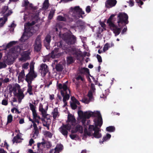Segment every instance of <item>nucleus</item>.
Instances as JSON below:
<instances>
[{"label": "nucleus", "instance_id": "55", "mask_svg": "<svg viewBox=\"0 0 153 153\" xmlns=\"http://www.w3.org/2000/svg\"><path fill=\"white\" fill-rule=\"evenodd\" d=\"M1 104L4 105H7L8 104L7 101L6 100H2Z\"/></svg>", "mask_w": 153, "mask_h": 153}, {"label": "nucleus", "instance_id": "41", "mask_svg": "<svg viewBox=\"0 0 153 153\" xmlns=\"http://www.w3.org/2000/svg\"><path fill=\"white\" fill-rule=\"evenodd\" d=\"M74 62V59L72 57L69 56L67 58V62L68 64H71L73 63Z\"/></svg>", "mask_w": 153, "mask_h": 153}, {"label": "nucleus", "instance_id": "64", "mask_svg": "<svg viewBox=\"0 0 153 153\" xmlns=\"http://www.w3.org/2000/svg\"><path fill=\"white\" fill-rule=\"evenodd\" d=\"M33 127L34 130L38 129L36 124L34 123H33Z\"/></svg>", "mask_w": 153, "mask_h": 153}, {"label": "nucleus", "instance_id": "9", "mask_svg": "<svg viewBox=\"0 0 153 153\" xmlns=\"http://www.w3.org/2000/svg\"><path fill=\"white\" fill-rule=\"evenodd\" d=\"M48 108V106L47 105L45 108L43 107V105L40 104L39 107V111L41 113L42 117L45 118L50 117L49 115L47 114V111Z\"/></svg>", "mask_w": 153, "mask_h": 153}, {"label": "nucleus", "instance_id": "63", "mask_svg": "<svg viewBox=\"0 0 153 153\" xmlns=\"http://www.w3.org/2000/svg\"><path fill=\"white\" fill-rule=\"evenodd\" d=\"M24 123V120L23 119H20L19 121V123L20 124H22Z\"/></svg>", "mask_w": 153, "mask_h": 153}, {"label": "nucleus", "instance_id": "40", "mask_svg": "<svg viewBox=\"0 0 153 153\" xmlns=\"http://www.w3.org/2000/svg\"><path fill=\"white\" fill-rule=\"evenodd\" d=\"M13 120V117L12 115L9 114L7 116V124H8L11 123Z\"/></svg>", "mask_w": 153, "mask_h": 153}, {"label": "nucleus", "instance_id": "47", "mask_svg": "<svg viewBox=\"0 0 153 153\" xmlns=\"http://www.w3.org/2000/svg\"><path fill=\"white\" fill-rule=\"evenodd\" d=\"M81 80L82 82H84L85 81V78L84 76L80 75H78L77 76V81Z\"/></svg>", "mask_w": 153, "mask_h": 153}, {"label": "nucleus", "instance_id": "49", "mask_svg": "<svg viewBox=\"0 0 153 153\" xmlns=\"http://www.w3.org/2000/svg\"><path fill=\"white\" fill-rule=\"evenodd\" d=\"M45 134L46 137L49 138L51 137L52 136V134L50 132L48 131H46L45 132Z\"/></svg>", "mask_w": 153, "mask_h": 153}, {"label": "nucleus", "instance_id": "45", "mask_svg": "<svg viewBox=\"0 0 153 153\" xmlns=\"http://www.w3.org/2000/svg\"><path fill=\"white\" fill-rule=\"evenodd\" d=\"M38 148L40 149H41L42 148H43L45 146V143L43 142L41 143H39L37 144Z\"/></svg>", "mask_w": 153, "mask_h": 153}, {"label": "nucleus", "instance_id": "53", "mask_svg": "<svg viewBox=\"0 0 153 153\" xmlns=\"http://www.w3.org/2000/svg\"><path fill=\"white\" fill-rule=\"evenodd\" d=\"M97 58L98 59V61L99 62H102V58H101V56L100 55H99V54H97Z\"/></svg>", "mask_w": 153, "mask_h": 153}, {"label": "nucleus", "instance_id": "36", "mask_svg": "<svg viewBox=\"0 0 153 153\" xmlns=\"http://www.w3.org/2000/svg\"><path fill=\"white\" fill-rule=\"evenodd\" d=\"M55 10H56L54 8H53L51 9L48 15V18L50 19H52L53 17Z\"/></svg>", "mask_w": 153, "mask_h": 153}, {"label": "nucleus", "instance_id": "37", "mask_svg": "<svg viewBox=\"0 0 153 153\" xmlns=\"http://www.w3.org/2000/svg\"><path fill=\"white\" fill-rule=\"evenodd\" d=\"M25 76V72L24 70H22L19 74L18 78L19 79L21 80L23 79Z\"/></svg>", "mask_w": 153, "mask_h": 153}, {"label": "nucleus", "instance_id": "14", "mask_svg": "<svg viewBox=\"0 0 153 153\" xmlns=\"http://www.w3.org/2000/svg\"><path fill=\"white\" fill-rule=\"evenodd\" d=\"M110 29L113 31L115 36L119 35L121 32L122 27H118V26L115 24L109 26Z\"/></svg>", "mask_w": 153, "mask_h": 153}, {"label": "nucleus", "instance_id": "24", "mask_svg": "<svg viewBox=\"0 0 153 153\" xmlns=\"http://www.w3.org/2000/svg\"><path fill=\"white\" fill-rule=\"evenodd\" d=\"M30 52L29 51H25L23 52L22 54L21 60L24 61H26L29 59V55Z\"/></svg>", "mask_w": 153, "mask_h": 153}, {"label": "nucleus", "instance_id": "22", "mask_svg": "<svg viewBox=\"0 0 153 153\" xmlns=\"http://www.w3.org/2000/svg\"><path fill=\"white\" fill-rule=\"evenodd\" d=\"M70 105L73 109H75L76 108V100L74 96H72L71 98L70 101Z\"/></svg>", "mask_w": 153, "mask_h": 153}, {"label": "nucleus", "instance_id": "28", "mask_svg": "<svg viewBox=\"0 0 153 153\" xmlns=\"http://www.w3.org/2000/svg\"><path fill=\"white\" fill-rule=\"evenodd\" d=\"M116 15L115 14H112L109 18L107 21V23L108 24L109 26L115 24L113 22L112 20L113 18Z\"/></svg>", "mask_w": 153, "mask_h": 153}, {"label": "nucleus", "instance_id": "62", "mask_svg": "<svg viewBox=\"0 0 153 153\" xmlns=\"http://www.w3.org/2000/svg\"><path fill=\"white\" fill-rule=\"evenodd\" d=\"M34 130V134L37 136L39 134V131L38 129H35Z\"/></svg>", "mask_w": 153, "mask_h": 153}, {"label": "nucleus", "instance_id": "10", "mask_svg": "<svg viewBox=\"0 0 153 153\" xmlns=\"http://www.w3.org/2000/svg\"><path fill=\"white\" fill-rule=\"evenodd\" d=\"M61 36L67 43L69 44H73L74 43V39L73 37H71L68 33H65L62 35V36L59 34Z\"/></svg>", "mask_w": 153, "mask_h": 153}, {"label": "nucleus", "instance_id": "26", "mask_svg": "<svg viewBox=\"0 0 153 153\" xmlns=\"http://www.w3.org/2000/svg\"><path fill=\"white\" fill-rule=\"evenodd\" d=\"M1 12L3 14H4L5 16H7L10 15L12 12L11 11L9 10L8 9V7L7 6H4L2 8Z\"/></svg>", "mask_w": 153, "mask_h": 153}, {"label": "nucleus", "instance_id": "31", "mask_svg": "<svg viewBox=\"0 0 153 153\" xmlns=\"http://www.w3.org/2000/svg\"><path fill=\"white\" fill-rule=\"evenodd\" d=\"M70 14L72 16L75 18L76 14V7L75 6L74 8H71L70 10Z\"/></svg>", "mask_w": 153, "mask_h": 153}, {"label": "nucleus", "instance_id": "35", "mask_svg": "<svg viewBox=\"0 0 153 153\" xmlns=\"http://www.w3.org/2000/svg\"><path fill=\"white\" fill-rule=\"evenodd\" d=\"M49 4L48 0H45L43 3V8L45 10L47 9L49 7Z\"/></svg>", "mask_w": 153, "mask_h": 153}, {"label": "nucleus", "instance_id": "33", "mask_svg": "<svg viewBox=\"0 0 153 153\" xmlns=\"http://www.w3.org/2000/svg\"><path fill=\"white\" fill-rule=\"evenodd\" d=\"M7 16H4L2 18L0 19V27H2L7 21Z\"/></svg>", "mask_w": 153, "mask_h": 153}, {"label": "nucleus", "instance_id": "61", "mask_svg": "<svg viewBox=\"0 0 153 153\" xmlns=\"http://www.w3.org/2000/svg\"><path fill=\"white\" fill-rule=\"evenodd\" d=\"M127 30V28L126 27H125L122 30V32H121V34H123L124 33L126 32Z\"/></svg>", "mask_w": 153, "mask_h": 153}, {"label": "nucleus", "instance_id": "27", "mask_svg": "<svg viewBox=\"0 0 153 153\" xmlns=\"http://www.w3.org/2000/svg\"><path fill=\"white\" fill-rule=\"evenodd\" d=\"M51 36L50 35H47L45 38L44 40V43L45 46L47 49H48L49 46L51 41Z\"/></svg>", "mask_w": 153, "mask_h": 153}, {"label": "nucleus", "instance_id": "32", "mask_svg": "<svg viewBox=\"0 0 153 153\" xmlns=\"http://www.w3.org/2000/svg\"><path fill=\"white\" fill-rule=\"evenodd\" d=\"M21 141V137L20 136L19 134L17 135L16 136L14 137L13 140V143L16 142V143H19Z\"/></svg>", "mask_w": 153, "mask_h": 153}, {"label": "nucleus", "instance_id": "52", "mask_svg": "<svg viewBox=\"0 0 153 153\" xmlns=\"http://www.w3.org/2000/svg\"><path fill=\"white\" fill-rule=\"evenodd\" d=\"M88 96L90 99H91L93 97V94L91 91H89L88 94Z\"/></svg>", "mask_w": 153, "mask_h": 153}, {"label": "nucleus", "instance_id": "17", "mask_svg": "<svg viewBox=\"0 0 153 153\" xmlns=\"http://www.w3.org/2000/svg\"><path fill=\"white\" fill-rule=\"evenodd\" d=\"M59 53L57 52V50H54L51 52V54H49L45 57V59L46 61H48L51 58H54L58 57V54Z\"/></svg>", "mask_w": 153, "mask_h": 153}, {"label": "nucleus", "instance_id": "20", "mask_svg": "<svg viewBox=\"0 0 153 153\" xmlns=\"http://www.w3.org/2000/svg\"><path fill=\"white\" fill-rule=\"evenodd\" d=\"M117 1L116 0H107L105 3V5L106 7L110 8L114 6Z\"/></svg>", "mask_w": 153, "mask_h": 153}, {"label": "nucleus", "instance_id": "2", "mask_svg": "<svg viewBox=\"0 0 153 153\" xmlns=\"http://www.w3.org/2000/svg\"><path fill=\"white\" fill-rule=\"evenodd\" d=\"M67 82L68 81L63 84H59L57 85L58 88L62 90L61 92L63 97V101L64 103V106L67 105L66 101L69 99V94H70V91L68 87Z\"/></svg>", "mask_w": 153, "mask_h": 153}, {"label": "nucleus", "instance_id": "18", "mask_svg": "<svg viewBox=\"0 0 153 153\" xmlns=\"http://www.w3.org/2000/svg\"><path fill=\"white\" fill-rule=\"evenodd\" d=\"M22 6L25 7L26 10H33L34 9L33 5L29 3L27 0H24L22 3Z\"/></svg>", "mask_w": 153, "mask_h": 153}, {"label": "nucleus", "instance_id": "42", "mask_svg": "<svg viewBox=\"0 0 153 153\" xmlns=\"http://www.w3.org/2000/svg\"><path fill=\"white\" fill-rule=\"evenodd\" d=\"M16 42L15 41H12L8 43L6 46L5 49H7L10 47L12 45L15 44Z\"/></svg>", "mask_w": 153, "mask_h": 153}, {"label": "nucleus", "instance_id": "25", "mask_svg": "<svg viewBox=\"0 0 153 153\" xmlns=\"http://www.w3.org/2000/svg\"><path fill=\"white\" fill-rule=\"evenodd\" d=\"M100 131V128L99 127H96V130L93 133H92V136H93L94 137L97 138H99L102 137V134L99 133Z\"/></svg>", "mask_w": 153, "mask_h": 153}, {"label": "nucleus", "instance_id": "51", "mask_svg": "<svg viewBox=\"0 0 153 153\" xmlns=\"http://www.w3.org/2000/svg\"><path fill=\"white\" fill-rule=\"evenodd\" d=\"M29 64L28 63H26L23 64L22 67L23 69H27L28 68V66Z\"/></svg>", "mask_w": 153, "mask_h": 153}, {"label": "nucleus", "instance_id": "23", "mask_svg": "<svg viewBox=\"0 0 153 153\" xmlns=\"http://www.w3.org/2000/svg\"><path fill=\"white\" fill-rule=\"evenodd\" d=\"M51 114L54 120H55L58 118L59 116V113L58 108H55L52 112Z\"/></svg>", "mask_w": 153, "mask_h": 153}, {"label": "nucleus", "instance_id": "43", "mask_svg": "<svg viewBox=\"0 0 153 153\" xmlns=\"http://www.w3.org/2000/svg\"><path fill=\"white\" fill-rule=\"evenodd\" d=\"M56 70L58 71H61L63 69V68L61 65L58 64L56 67Z\"/></svg>", "mask_w": 153, "mask_h": 153}, {"label": "nucleus", "instance_id": "60", "mask_svg": "<svg viewBox=\"0 0 153 153\" xmlns=\"http://www.w3.org/2000/svg\"><path fill=\"white\" fill-rule=\"evenodd\" d=\"M34 141L33 140V139H31L29 141V145L31 146L34 143Z\"/></svg>", "mask_w": 153, "mask_h": 153}, {"label": "nucleus", "instance_id": "56", "mask_svg": "<svg viewBox=\"0 0 153 153\" xmlns=\"http://www.w3.org/2000/svg\"><path fill=\"white\" fill-rule=\"evenodd\" d=\"M100 24L102 27H103L104 29L106 27V25L103 22H100Z\"/></svg>", "mask_w": 153, "mask_h": 153}, {"label": "nucleus", "instance_id": "5", "mask_svg": "<svg viewBox=\"0 0 153 153\" xmlns=\"http://www.w3.org/2000/svg\"><path fill=\"white\" fill-rule=\"evenodd\" d=\"M83 57L82 53H78L77 51V60L80 61L79 62V66H78L77 71L78 74L81 75H84L85 73L89 74V69L87 68L82 67V65L83 63L82 61L83 59Z\"/></svg>", "mask_w": 153, "mask_h": 153}, {"label": "nucleus", "instance_id": "16", "mask_svg": "<svg viewBox=\"0 0 153 153\" xmlns=\"http://www.w3.org/2000/svg\"><path fill=\"white\" fill-rule=\"evenodd\" d=\"M13 60L11 58H10L8 56L5 57L3 62H0V68H5L6 66L5 63L8 64H11Z\"/></svg>", "mask_w": 153, "mask_h": 153}, {"label": "nucleus", "instance_id": "54", "mask_svg": "<svg viewBox=\"0 0 153 153\" xmlns=\"http://www.w3.org/2000/svg\"><path fill=\"white\" fill-rule=\"evenodd\" d=\"M85 10H86V12L87 13H89L91 12V9L90 8V6H87Z\"/></svg>", "mask_w": 153, "mask_h": 153}, {"label": "nucleus", "instance_id": "12", "mask_svg": "<svg viewBox=\"0 0 153 153\" xmlns=\"http://www.w3.org/2000/svg\"><path fill=\"white\" fill-rule=\"evenodd\" d=\"M86 25L85 22L80 19H77V29L79 32H81L85 29Z\"/></svg>", "mask_w": 153, "mask_h": 153}, {"label": "nucleus", "instance_id": "48", "mask_svg": "<svg viewBox=\"0 0 153 153\" xmlns=\"http://www.w3.org/2000/svg\"><path fill=\"white\" fill-rule=\"evenodd\" d=\"M81 80L82 82H84L85 81V78L84 76L80 75H78L77 76V81Z\"/></svg>", "mask_w": 153, "mask_h": 153}, {"label": "nucleus", "instance_id": "38", "mask_svg": "<svg viewBox=\"0 0 153 153\" xmlns=\"http://www.w3.org/2000/svg\"><path fill=\"white\" fill-rule=\"evenodd\" d=\"M115 127L112 126L108 127L106 128V131L109 132H114L115 130Z\"/></svg>", "mask_w": 153, "mask_h": 153}, {"label": "nucleus", "instance_id": "19", "mask_svg": "<svg viewBox=\"0 0 153 153\" xmlns=\"http://www.w3.org/2000/svg\"><path fill=\"white\" fill-rule=\"evenodd\" d=\"M22 51V49L19 46H16L12 48L10 50V52L14 54V56H17Z\"/></svg>", "mask_w": 153, "mask_h": 153}, {"label": "nucleus", "instance_id": "59", "mask_svg": "<svg viewBox=\"0 0 153 153\" xmlns=\"http://www.w3.org/2000/svg\"><path fill=\"white\" fill-rule=\"evenodd\" d=\"M91 87L92 90L94 91L95 90V87L94 84L93 83H91Z\"/></svg>", "mask_w": 153, "mask_h": 153}, {"label": "nucleus", "instance_id": "6", "mask_svg": "<svg viewBox=\"0 0 153 153\" xmlns=\"http://www.w3.org/2000/svg\"><path fill=\"white\" fill-rule=\"evenodd\" d=\"M128 16L126 13L120 12L118 15L117 23L119 27H123L128 23Z\"/></svg>", "mask_w": 153, "mask_h": 153}, {"label": "nucleus", "instance_id": "11", "mask_svg": "<svg viewBox=\"0 0 153 153\" xmlns=\"http://www.w3.org/2000/svg\"><path fill=\"white\" fill-rule=\"evenodd\" d=\"M71 127L68 125H63L59 128V130L63 135L67 137L68 134L67 131L70 130Z\"/></svg>", "mask_w": 153, "mask_h": 153}, {"label": "nucleus", "instance_id": "7", "mask_svg": "<svg viewBox=\"0 0 153 153\" xmlns=\"http://www.w3.org/2000/svg\"><path fill=\"white\" fill-rule=\"evenodd\" d=\"M68 120L70 122L72 126H74L73 127V129L71 130V133H74L76 131V120L75 117L73 115L71 114H68Z\"/></svg>", "mask_w": 153, "mask_h": 153}, {"label": "nucleus", "instance_id": "30", "mask_svg": "<svg viewBox=\"0 0 153 153\" xmlns=\"http://www.w3.org/2000/svg\"><path fill=\"white\" fill-rule=\"evenodd\" d=\"M46 121L43 123V126L47 127L48 129H49V126L51 123V121L50 117H47Z\"/></svg>", "mask_w": 153, "mask_h": 153}, {"label": "nucleus", "instance_id": "57", "mask_svg": "<svg viewBox=\"0 0 153 153\" xmlns=\"http://www.w3.org/2000/svg\"><path fill=\"white\" fill-rule=\"evenodd\" d=\"M76 131L74 132V133H72V134L71 135H70V137H71V138L72 139H74L76 137V134H73L76 132Z\"/></svg>", "mask_w": 153, "mask_h": 153}, {"label": "nucleus", "instance_id": "8", "mask_svg": "<svg viewBox=\"0 0 153 153\" xmlns=\"http://www.w3.org/2000/svg\"><path fill=\"white\" fill-rule=\"evenodd\" d=\"M17 89L18 90V92H16V89L15 88H13V93L14 95L18 98L19 102L20 103L22 100L24 98L25 95L21 89L18 87L17 88Z\"/></svg>", "mask_w": 153, "mask_h": 153}, {"label": "nucleus", "instance_id": "4", "mask_svg": "<svg viewBox=\"0 0 153 153\" xmlns=\"http://www.w3.org/2000/svg\"><path fill=\"white\" fill-rule=\"evenodd\" d=\"M35 23L34 21H32L31 23L28 22L25 25V31L23 35L20 39L22 42H24L27 40L30 36H32V33L31 30L32 28V25Z\"/></svg>", "mask_w": 153, "mask_h": 153}, {"label": "nucleus", "instance_id": "46", "mask_svg": "<svg viewBox=\"0 0 153 153\" xmlns=\"http://www.w3.org/2000/svg\"><path fill=\"white\" fill-rule=\"evenodd\" d=\"M29 105L30 109L32 111V112L36 111V107L34 105L31 103H29Z\"/></svg>", "mask_w": 153, "mask_h": 153}, {"label": "nucleus", "instance_id": "29", "mask_svg": "<svg viewBox=\"0 0 153 153\" xmlns=\"http://www.w3.org/2000/svg\"><path fill=\"white\" fill-rule=\"evenodd\" d=\"M63 149V146L61 144H57L53 150H55L54 153H59ZM53 150V149H52Z\"/></svg>", "mask_w": 153, "mask_h": 153}, {"label": "nucleus", "instance_id": "39", "mask_svg": "<svg viewBox=\"0 0 153 153\" xmlns=\"http://www.w3.org/2000/svg\"><path fill=\"white\" fill-rule=\"evenodd\" d=\"M33 116V119H36V118H38L39 119H40L41 118L39 116L36 111V110L33 111H32Z\"/></svg>", "mask_w": 153, "mask_h": 153}, {"label": "nucleus", "instance_id": "13", "mask_svg": "<svg viewBox=\"0 0 153 153\" xmlns=\"http://www.w3.org/2000/svg\"><path fill=\"white\" fill-rule=\"evenodd\" d=\"M34 50L36 51H39L42 47L40 38L38 37L36 39L34 45Z\"/></svg>", "mask_w": 153, "mask_h": 153}, {"label": "nucleus", "instance_id": "1", "mask_svg": "<svg viewBox=\"0 0 153 153\" xmlns=\"http://www.w3.org/2000/svg\"><path fill=\"white\" fill-rule=\"evenodd\" d=\"M79 117L84 126V136H91L96 127H100L103 122L99 111L96 112L88 111L84 112L79 110L77 112Z\"/></svg>", "mask_w": 153, "mask_h": 153}, {"label": "nucleus", "instance_id": "58", "mask_svg": "<svg viewBox=\"0 0 153 153\" xmlns=\"http://www.w3.org/2000/svg\"><path fill=\"white\" fill-rule=\"evenodd\" d=\"M127 2L129 3V5L131 7L133 6L134 4V1H133V0H130L129 1V2Z\"/></svg>", "mask_w": 153, "mask_h": 153}, {"label": "nucleus", "instance_id": "34", "mask_svg": "<svg viewBox=\"0 0 153 153\" xmlns=\"http://www.w3.org/2000/svg\"><path fill=\"white\" fill-rule=\"evenodd\" d=\"M111 135L109 134H107L106 136H104L102 138V141H100V143L102 144L104 141H106L107 140L109 139L111 137Z\"/></svg>", "mask_w": 153, "mask_h": 153}, {"label": "nucleus", "instance_id": "21", "mask_svg": "<svg viewBox=\"0 0 153 153\" xmlns=\"http://www.w3.org/2000/svg\"><path fill=\"white\" fill-rule=\"evenodd\" d=\"M85 16L84 11L79 6H77V17L83 19Z\"/></svg>", "mask_w": 153, "mask_h": 153}, {"label": "nucleus", "instance_id": "3", "mask_svg": "<svg viewBox=\"0 0 153 153\" xmlns=\"http://www.w3.org/2000/svg\"><path fill=\"white\" fill-rule=\"evenodd\" d=\"M37 76L36 74L34 72L33 70V66H30V71L26 75L25 80L28 83V88L27 92L30 95L33 94L32 92V87L31 85L32 81Z\"/></svg>", "mask_w": 153, "mask_h": 153}, {"label": "nucleus", "instance_id": "15", "mask_svg": "<svg viewBox=\"0 0 153 153\" xmlns=\"http://www.w3.org/2000/svg\"><path fill=\"white\" fill-rule=\"evenodd\" d=\"M40 72L43 76H45L48 71V66L45 64H42L40 66Z\"/></svg>", "mask_w": 153, "mask_h": 153}, {"label": "nucleus", "instance_id": "50", "mask_svg": "<svg viewBox=\"0 0 153 153\" xmlns=\"http://www.w3.org/2000/svg\"><path fill=\"white\" fill-rule=\"evenodd\" d=\"M110 47V46H109V44L108 43H106L104 47L103 48V50L104 51H107L109 48Z\"/></svg>", "mask_w": 153, "mask_h": 153}, {"label": "nucleus", "instance_id": "44", "mask_svg": "<svg viewBox=\"0 0 153 153\" xmlns=\"http://www.w3.org/2000/svg\"><path fill=\"white\" fill-rule=\"evenodd\" d=\"M57 19L59 21H66V18L61 16H57Z\"/></svg>", "mask_w": 153, "mask_h": 153}]
</instances>
